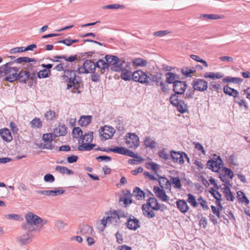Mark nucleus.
I'll use <instances>...</instances> for the list:
<instances>
[{
    "label": "nucleus",
    "mask_w": 250,
    "mask_h": 250,
    "mask_svg": "<svg viewBox=\"0 0 250 250\" xmlns=\"http://www.w3.org/2000/svg\"><path fill=\"white\" fill-rule=\"evenodd\" d=\"M13 62H9L0 67V74L6 76L4 81L13 83L19 81L21 83L23 71H19V68L12 66Z\"/></svg>",
    "instance_id": "obj_1"
},
{
    "label": "nucleus",
    "mask_w": 250,
    "mask_h": 250,
    "mask_svg": "<svg viewBox=\"0 0 250 250\" xmlns=\"http://www.w3.org/2000/svg\"><path fill=\"white\" fill-rule=\"evenodd\" d=\"M134 78L135 82L141 83H146L148 85H152L153 82H155L157 85H159L161 81H163L162 74L157 73L156 74H148L142 70L136 71L134 74Z\"/></svg>",
    "instance_id": "obj_2"
},
{
    "label": "nucleus",
    "mask_w": 250,
    "mask_h": 250,
    "mask_svg": "<svg viewBox=\"0 0 250 250\" xmlns=\"http://www.w3.org/2000/svg\"><path fill=\"white\" fill-rule=\"evenodd\" d=\"M25 218L27 224L22 226V228L28 230L29 231L36 230L33 228V226H37L41 224L42 226L47 223L46 220H44L39 216H37L33 212H29L25 216Z\"/></svg>",
    "instance_id": "obj_3"
},
{
    "label": "nucleus",
    "mask_w": 250,
    "mask_h": 250,
    "mask_svg": "<svg viewBox=\"0 0 250 250\" xmlns=\"http://www.w3.org/2000/svg\"><path fill=\"white\" fill-rule=\"evenodd\" d=\"M15 62L17 63H22L23 69L22 71H28L32 73H37L38 70L37 66L35 65L33 63L31 62H34L35 63L36 62V60L33 58H30L27 57H19L16 59Z\"/></svg>",
    "instance_id": "obj_4"
},
{
    "label": "nucleus",
    "mask_w": 250,
    "mask_h": 250,
    "mask_svg": "<svg viewBox=\"0 0 250 250\" xmlns=\"http://www.w3.org/2000/svg\"><path fill=\"white\" fill-rule=\"evenodd\" d=\"M62 80L68 83L67 84V89H70L72 87L74 89H78L79 82L76 79L75 71L72 69H66L64 70L63 75L62 76Z\"/></svg>",
    "instance_id": "obj_5"
},
{
    "label": "nucleus",
    "mask_w": 250,
    "mask_h": 250,
    "mask_svg": "<svg viewBox=\"0 0 250 250\" xmlns=\"http://www.w3.org/2000/svg\"><path fill=\"white\" fill-rule=\"evenodd\" d=\"M179 78L178 76L173 73V91L176 95L179 97H183L182 95L184 93L187 88V84L185 82L175 80Z\"/></svg>",
    "instance_id": "obj_6"
},
{
    "label": "nucleus",
    "mask_w": 250,
    "mask_h": 250,
    "mask_svg": "<svg viewBox=\"0 0 250 250\" xmlns=\"http://www.w3.org/2000/svg\"><path fill=\"white\" fill-rule=\"evenodd\" d=\"M104 59L107 63V68L111 66V69L113 71H118L121 70V64L125 60H120L118 57L111 55H106L104 56Z\"/></svg>",
    "instance_id": "obj_7"
},
{
    "label": "nucleus",
    "mask_w": 250,
    "mask_h": 250,
    "mask_svg": "<svg viewBox=\"0 0 250 250\" xmlns=\"http://www.w3.org/2000/svg\"><path fill=\"white\" fill-rule=\"evenodd\" d=\"M120 65L121 70H119L118 72H121V78L125 81H129L132 79L135 81L133 75L136 71L132 73L129 70L130 66L128 65V62L124 61Z\"/></svg>",
    "instance_id": "obj_8"
},
{
    "label": "nucleus",
    "mask_w": 250,
    "mask_h": 250,
    "mask_svg": "<svg viewBox=\"0 0 250 250\" xmlns=\"http://www.w3.org/2000/svg\"><path fill=\"white\" fill-rule=\"evenodd\" d=\"M223 164L220 157L216 154L213 155L212 158L208 161L207 167L214 172H218Z\"/></svg>",
    "instance_id": "obj_9"
},
{
    "label": "nucleus",
    "mask_w": 250,
    "mask_h": 250,
    "mask_svg": "<svg viewBox=\"0 0 250 250\" xmlns=\"http://www.w3.org/2000/svg\"><path fill=\"white\" fill-rule=\"evenodd\" d=\"M181 98L173 94V106L176 107L177 110L181 113H184L188 111V108L187 104Z\"/></svg>",
    "instance_id": "obj_10"
},
{
    "label": "nucleus",
    "mask_w": 250,
    "mask_h": 250,
    "mask_svg": "<svg viewBox=\"0 0 250 250\" xmlns=\"http://www.w3.org/2000/svg\"><path fill=\"white\" fill-rule=\"evenodd\" d=\"M193 88L196 91L203 92L207 90L208 86L207 81L201 79H195L191 83Z\"/></svg>",
    "instance_id": "obj_11"
},
{
    "label": "nucleus",
    "mask_w": 250,
    "mask_h": 250,
    "mask_svg": "<svg viewBox=\"0 0 250 250\" xmlns=\"http://www.w3.org/2000/svg\"><path fill=\"white\" fill-rule=\"evenodd\" d=\"M42 140L44 141L43 144H41L39 147L42 149H52L53 148V146L52 142L53 141V135L52 133L44 134L42 136Z\"/></svg>",
    "instance_id": "obj_12"
},
{
    "label": "nucleus",
    "mask_w": 250,
    "mask_h": 250,
    "mask_svg": "<svg viewBox=\"0 0 250 250\" xmlns=\"http://www.w3.org/2000/svg\"><path fill=\"white\" fill-rule=\"evenodd\" d=\"M105 215H107V220H108V224L112 225L114 226H118L121 223L119 218L116 210L109 211L106 212Z\"/></svg>",
    "instance_id": "obj_13"
},
{
    "label": "nucleus",
    "mask_w": 250,
    "mask_h": 250,
    "mask_svg": "<svg viewBox=\"0 0 250 250\" xmlns=\"http://www.w3.org/2000/svg\"><path fill=\"white\" fill-rule=\"evenodd\" d=\"M166 81L165 82L163 80V81H161L159 85L161 86V89L163 92L168 93L170 90V88L168 84L172 83V72H167L166 74Z\"/></svg>",
    "instance_id": "obj_14"
},
{
    "label": "nucleus",
    "mask_w": 250,
    "mask_h": 250,
    "mask_svg": "<svg viewBox=\"0 0 250 250\" xmlns=\"http://www.w3.org/2000/svg\"><path fill=\"white\" fill-rule=\"evenodd\" d=\"M101 130L104 132L103 134H101L102 140H106L110 139L115 133V130L112 127L104 126L101 127Z\"/></svg>",
    "instance_id": "obj_15"
},
{
    "label": "nucleus",
    "mask_w": 250,
    "mask_h": 250,
    "mask_svg": "<svg viewBox=\"0 0 250 250\" xmlns=\"http://www.w3.org/2000/svg\"><path fill=\"white\" fill-rule=\"evenodd\" d=\"M184 157L189 162V158L186 153L173 150V162L182 165L184 163Z\"/></svg>",
    "instance_id": "obj_16"
},
{
    "label": "nucleus",
    "mask_w": 250,
    "mask_h": 250,
    "mask_svg": "<svg viewBox=\"0 0 250 250\" xmlns=\"http://www.w3.org/2000/svg\"><path fill=\"white\" fill-rule=\"evenodd\" d=\"M37 74H36V73H31V72L29 73L28 71H23L21 83L26 84L27 80L29 79L31 80L32 83L36 84L37 83Z\"/></svg>",
    "instance_id": "obj_17"
},
{
    "label": "nucleus",
    "mask_w": 250,
    "mask_h": 250,
    "mask_svg": "<svg viewBox=\"0 0 250 250\" xmlns=\"http://www.w3.org/2000/svg\"><path fill=\"white\" fill-rule=\"evenodd\" d=\"M83 72L88 74L96 71V66L95 62L87 60L85 61L83 64Z\"/></svg>",
    "instance_id": "obj_18"
},
{
    "label": "nucleus",
    "mask_w": 250,
    "mask_h": 250,
    "mask_svg": "<svg viewBox=\"0 0 250 250\" xmlns=\"http://www.w3.org/2000/svg\"><path fill=\"white\" fill-rule=\"evenodd\" d=\"M125 224L128 229L134 230L140 226L139 220L136 218L133 219L128 218Z\"/></svg>",
    "instance_id": "obj_19"
},
{
    "label": "nucleus",
    "mask_w": 250,
    "mask_h": 250,
    "mask_svg": "<svg viewBox=\"0 0 250 250\" xmlns=\"http://www.w3.org/2000/svg\"><path fill=\"white\" fill-rule=\"evenodd\" d=\"M32 235L30 233L26 232L20 236L17 239V241L22 245H27L32 241Z\"/></svg>",
    "instance_id": "obj_20"
},
{
    "label": "nucleus",
    "mask_w": 250,
    "mask_h": 250,
    "mask_svg": "<svg viewBox=\"0 0 250 250\" xmlns=\"http://www.w3.org/2000/svg\"><path fill=\"white\" fill-rule=\"evenodd\" d=\"M0 135L3 140L7 143L10 142L13 139L10 130L7 128H4L0 130Z\"/></svg>",
    "instance_id": "obj_21"
},
{
    "label": "nucleus",
    "mask_w": 250,
    "mask_h": 250,
    "mask_svg": "<svg viewBox=\"0 0 250 250\" xmlns=\"http://www.w3.org/2000/svg\"><path fill=\"white\" fill-rule=\"evenodd\" d=\"M153 191L156 195L163 201H166L168 199V196L166 195L164 189H161L159 187L155 186L153 188Z\"/></svg>",
    "instance_id": "obj_22"
},
{
    "label": "nucleus",
    "mask_w": 250,
    "mask_h": 250,
    "mask_svg": "<svg viewBox=\"0 0 250 250\" xmlns=\"http://www.w3.org/2000/svg\"><path fill=\"white\" fill-rule=\"evenodd\" d=\"M147 207L151 208L153 210H158L161 206L158 204L157 199L154 197H150L147 200Z\"/></svg>",
    "instance_id": "obj_23"
},
{
    "label": "nucleus",
    "mask_w": 250,
    "mask_h": 250,
    "mask_svg": "<svg viewBox=\"0 0 250 250\" xmlns=\"http://www.w3.org/2000/svg\"><path fill=\"white\" fill-rule=\"evenodd\" d=\"M95 64L96 68L98 69V70L100 72V74H104L105 69H108L106 61L103 60H99Z\"/></svg>",
    "instance_id": "obj_24"
},
{
    "label": "nucleus",
    "mask_w": 250,
    "mask_h": 250,
    "mask_svg": "<svg viewBox=\"0 0 250 250\" xmlns=\"http://www.w3.org/2000/svg\"><path fill=\"white\" fill-rule=\"evenodd\" d=\"M55 136H64L67 133V127L64 125H59L53 132Z\"/></svg>",
    "instance_id": "obj_25"
},
{
    "label": "nucleus",
    "mask_w": 250,
    "mask_h": 250,
    "mask_svg": "<svg viewBox=\"0 0 250 250\" xmlns=\"http://www.w3.org/2000/svg\"><path fill=\"white\" fill-rule=\"evenodd\" d=\"M144 142L146 147L151 149L155 148L157 145V143L155 140L150 136L146 137L145 139Z\"/></svg>",
    "instance_id": "obj_26"
},
{
    "label": "nucleus",
    "mask_w": 250,
    "mask_h": 250,
    "mask_svg": "<svg viewBox=\"0 0 250 250\" xmlns=\"http://www.w3.org/2000/svg\"><path fill=\"white\" fill-rule=\"evenodd\" d=\"M176 204L178 208L182 213H186L189 209L187 202L184 200H179L177 201Z\"/></svg>",
    "instance_id": "obj_27"
},
{
    "label": "nucleus",
    "mask_w": 250,
    "mask_h": 250,
    "mask_svg": "<svg viewBox=\"0 0 250 250\" xmlns=\"http://www.w3.org/2000/svg\"><path fill=\"white\" fill-rule=\"evenodd\" d=\"M158 182L160 186L162 188H168V186H170V183H172V177L169 180H168L166 178L164 177H160L158 179Z\"/></svg>",
    "instance_id": "obj_28"
},
{
    "label": "nucleus",
    "mask_w": 250,
    "mask_h": 250,
    "mask_svg": "<svg viewBox=\"0 0 250 250\" xmlns=\"http://www.w3.org/2000/svg\"><path fill=\"white\" fill-rule=\"evenodd\" d=\"M145 193L139 188L136 187L134 188L131 196H135L137 200H142L145 197Z\"/></svg>",
    "instance_id": "obj_29"
},
{
    "label": "nucleus",
    "mask_w": 250,
    "mask_h": 250,
    "mask_svg": "<svg viewBox=\"0 0 250 250\" xmlns=\"http://www.w3.org/2000/svg\"><path fill=\"white\" fill-rule=\"evenodd\" d=\"M91 116L89 115L83 116L79 120L78 123L82 126H86L91 123Z\"/></svg>",
    "instance_id": "obj_30"
},
{
    "label": "nucleus",
    "mask_w": 250,
    "mask_h": 250,
    "mask_svg": "<svg viewBox=\"0 0 250 250\" xmlns=\"http://www.w3.org/2000/svg\"><path fill=\"white\" fill-rule=\"evenodd\" d=\"M223 77V75L219 72L214 73L208 72L204 74V77L205 78H209L213 80L219 79Z\"/></svg>",
    "instance_id": "obj_31"
},
{
    "label": "nucleus",
    "mask_w": 250,
    "mask_h": 250,
    "mask_svg": "<svg viewBox=\"0 0 250 250\" xmlns=\"http://www.w3.org/2000/svg\"><path fill=\"white\" fill-rule=\"evenodd\" d=\"M55 170L59 171L62 174H66L67 175L73 174L74 172L73 170L68 169L67 167L62 166H57L55 167Z\"/></svg>",
    "instance_id": "obj_32"
},
{
    "label": "nucleus",
    "mask_w": 250,
    "mask_h": 250,
    "mask_svg": "<svg viewBox=\"0 0 250 250\" xmlns=\"http://www.w3.org/2000/svg\"><path fill=\"white\" fill-rule=\"evenodd\" d=\"M149 207L147 205L144 204L142 206V209L143 211V214L145 216L151 218L155 217V213L152 210H149Z\"/></svg>",
    "instance_id": "obj_33"
},
{
    "label": "nucleus",
    "mask_w": 250,
    "mask_h": 250,
    "mask_svg": "<svg viewBox=\"0 0 250 250\" xmlns=\"http://www.w3.org/2000/svg\"><path fill=\"white\" fill-rule=\"evenodd\" d=\"M224 92L229 96H232L234 97H236L238 94V92L237 90L231 88L228 86H225L224 87Z\"/></svg>",
    "instance_id": "obj_34"
},
{
    "label": "nucleus",
    "mask_w": 250,
    "mask_h": 250,
    "mask_svg": "<svg viewBox=\"0 0 250 250\" xmlns=\"http://www.w3.org/2000/svg\"><path fill=\"white\" fill-rule=\"evenodd\" d=\"M92 230L93 229L92 227L88 225H86L83 226L81 228V232L83 235L87 236L91 235Z\"/></svg>",
    "instance_id": "obj_35"
},
{
    "label": "nucleus",
    "mask_w": 250,
    "mask_h": 250,
    "mask_svg": "<svg viewBox=\"0 0 250 250\" xmlns=\"http://www.w3.org/2000/svg\"><path fill=\"white\" fill-rule=\"evenodd\" d=\"M243 81V80L240 78L232 77L228 76L223 79L224 83H239Z\"/></svg>",
    "instance_id": "obj_36"
},
{
    "label": "nucleus",
    "mask_w": 250,
    "mask_h": 250,
    "mask_svg": "<svg viewBox=\"0 0 250 250\" xmlns=\"http://www.w3.org/2000/svg\"><path fill=\"white\" fill-rule=\"evenodd\" d=\"M181 72L186 77H191V74L196 72V69L194 67H186L182 69Z\"/></svg>",
    "instance_id": "obj_37"
},
{
    "label": "nucleus",
    "mask_w": 250,
    "mask_h": 250,
    "mask_svg": "<svg viewBox=\"0 0 250 250\" xmlns=\"http://www.w3.org/2000/svg\"><path fill=\"white\" fill-rule=\"evenodd\" d=\"M124 155L136 158L138 160L139 162L143 161V159L142 157L138 156L137 154H135L132 151L128 149L125 148Z\"/></svg>",
    "instance_id": "obj_38"
},
{
    "label": "nucleus",
    "mask_w": 250,
    "mask_h": 250,
    "mask_svg": "<svg viewBox=\"0 0 250 250\" xmlns=\"http://www.w3.org/2000/svg\"><path fill=\"white\" fill-rule=\"evenodd\" d=\"M128 137L132 141L133 145L135 147H138L139 146V139L138 136L135 133H129L127 134Z\"/></svg>",
    "instance_id": "obj_39"
},
{
    "label": "nucleus",
    "mask_w": 250,
    "mask_h": 250,
    "mask_svg": "<svg viewBox=\"0 0 250 250\" xmlns=\"http://www.w3.org/2000/svg\"><path fill=\"white\" fill-rule=\"evenodd\" d=\"M50 75L51 71L46 69L40 70L37 73V77L40 79L48 78Z\"/></svg>",
    "instance_id": "obj_40"
},
{
    "label": "nucleus",
    "mask_w": 250,
    "mask_h": 250,
    "mask_svg": "<svg viewBox=\"0 0 250 250\" xmlns=\"http://www.w3.org/2000/svg\"><path fill=\"white\" fill-rule=\"evenodd\" d=\"M33 128H40L42 126V122L40 118H35L30 123Z\"/></svg>",
    "instance_id": "obj_41"
},
{
    "label": "nucleus",
    "mask_w": 250,
    "mask_h": 250,
    "mask_svg": "<svg viewBox=\"0 0 250 250\" xmlns=\"http://www.w3.org/2000/svg\"><path fill=\"white\" fill-rule=\"evenodd\" d=\"M201 17L209 20L222 19L224 18L223 15H219L217 14H203Z\"/></svg>",
    "instance_id": "obj_42"
},
{
    "label": "nucleus",
    "mask_w": 250,
    "mask_h": 250,
    "mask_svg": "<svg viewBox=\"0 0 250 250\" xmlns=\"http://www.w3.org/2000/svg\"><path fill=\"white\" fill-rule=\"evenodd\" d=\"M57 59H64L66 61L69 62H73L75 61V60H78V57L77 55H74V56H70L69 57H67L66 55H59L56 56L55 57Z\"/></svg>",
    "instance_id": "obj_43"
},
{
    "label": "nucleus",
    "mask_w": 250,
    "mask_h": 250,
    "mask_svg": "<svg viewBox=\"0 0 250 250\" xmlns=\"http://www.w3.org/2000/svg\"><path fill=\"white\" fill-rule=\"evenodd\" d=\"M65 190L62 188H55L54 190H49V196H56L64 193Z\"/></svg>",
    "instance_id": "obj_44"
},
{
    "label": "nucleus",
    "mask_w": 250,
    "mask_h": 250,
    "mask_svg": "<svg viewBox=\"0 0 250 250\" xmlns=\"http://www.w3.org/2000/svg\"><path fill=\"white\" fill-rule=\"evenodd\" d=\"M72 133L73 137L76 139H78L83 136V131L79 127H75L74 128Z\"/></svg>",
    "instance_id": "obj_45"
},
{
    "label": "nucleus",
    "mask_w": 250,
    "mask_h": 250,
    "mask_svg": "<svg viewBox=\"0 0 250 250\" xmlns=\"http://www.w3.org/2000/svg\"><path fill=\"white\" fill-rule=\"evenodd\" d=\"M125 148L123 146H116L114 148H108V150L114 153L124 155Z\"/></svg>",
    "instance_id": "obj_46"
},
{
    "label": "nucleus",
    "mask_w": 250,
    "mask_h": 250,
    "mask_svg": "<svg viewBox=\"0 0 250 250\" xmlns=\"http://www.w3.org/2000/svg\"><path fill=\"white\" fill-rule=\"evenodd\" d=\"M132 62L134 65L140 66H145L147 64L146 61L142 58L136 59L132 61Z\"/></svg>",
    "instance_id": "obj_47"
},
{
    "label": "nucleus",
    "mask_w": 250,
    "mask_h": 250,
    "mask_svg": "<svg viewBox=\"0 0 250 250\" xmlns=\"http://www.w3.org/2000/svg\"><path fill=\"white\" fill-rule=\"evenodd\" d=\"M188 198L187 201L189 204H190L191 205H192L193 207L196 208V207H198V204L197 203L194 196L190 193H189L188 195Z\"/></svg>",
    "instance_id": "obj_48"
},
{
    "label": "nucleus",
    "mask_w": 250,
    "mask_h": 250,
    "mask_svg": "<svg viewBox=\"0 0 250 250\" xmlns=\"http://www.w3.org/2000/svg\"><path fill=\"white\" fill-rule=\"evenodd\" d=\"M125 8V5L119 4L117 3L107 5H105L103 7V9H124Z\"/></svg>",
    "instance_id": "obj_49"
},
{
    "label": "nucleus",
    "mask_w": 250,
    "mask_h": 250,
    "mask_svg": "<svg viewBox=\"0 0 250 250\" xmlns=\"http://www.w3.org/2000/svg\"><path fill=\"white\" fill-rule=\"evenodd\" d=\"M91 73H92L91 78L92 82H98L100 81V75L102 74H100V72L98 70L97 72L93 71L92 72H91Z\"/></svg>",
    "instance_id": "obj_50"
},
{
    "label": "nucleus",
    "mask_w": 250,
    "mask_h": 250,
    "mask_svg": "<svg viewBox=\"0 0 250 250\" xmlns=\"http://www.w3.org/2000/svg\"><path fill=\"white\" fill-rule=\"evenodd\" d=\"M82 142H84L91 143L93 141V132L85 133L82 138Z\"/></svg>",
    "instance_id": "obj_51"
},
{
    "label": "nucleus",
    "mask_w": 250,
    "mask_h": 250,
    "mask_svg": "<svg viewBox=\"0 0 250 250\" xmlns=\"http://www.w3.org/2000/svg\"><path fill=\"white\" fill-rule=\"evenodd\" d=\"M55 226L59 230H61L67 226V224L63 221L59 220L56 221Z\"/></svg>",
    "instance_id": "obj_52"
},
{
    "label": "nucleus",
    "mask_w": 250,
    "mask_h": 250,
    "mask_svg": "<svg viewBox=\"0 0 250 250\" xmlns=\"http://www.w3.org/2000/svg\"><path fill=\"white\" fill-rule=\"evenodd\" d=\"M119 202L120 203L121 202H123V204L125 205V207H126L127 205L132 203V200L127 197L122 196L119 198Z\"/></svg>",
    "instance_id": "obj_53"
},
{
    "label": "nucleus",
    "mask_w": 250,
    "mask_h": 250,
    "mask_svg": "<svg viewBox=\"0 0 250 250\" xmlns=\"http://www.w3.org/2000/svg\"><path fill=\"white\" fill-rule=\"evenodd\" d=\"M211 189L213 190V192H212L211 191H210V193L214 197V198L217 200V201H221V194L218 191L215 190H214L213 188H211Z\"/></svg>",
    "instance_id": "obj_54"
},
{
    "label": "nucleus",
    "mask_w": 250,
    "mask_h": 250,
    "mask_svg": "<svg viewBox=\"0 0 250 250\" xmlns=\"http://www.w3.org/2000/svg\"><path fill=\"white\" fill-rule=\"evenodd\" d=\"M198 201L199 202V204L202 207L203 209L207 210L209 208L207 202L206 201L204 200L202 197H200L198 199Z\"/></svg>",
    "instance_id": "obj_55"
},
{
    "label": "nucleus",
    "mask_w": 250,
    "mask_h": 250,
    "mask_svg": "<svg viewBox=\"0 0 250 250\" xmlns=\"http://www.w3.org/2000/svg\"><path fill=\"white\" fill-rule=\"evenodd\" d=\"M43 179L44 181L46 182L52 183L55 181L54 176L52 174L49 173L45 175Z\"/></svg>",
    "instance_id": "obj_56"
},
{
    "label": "nucleus",
    "mask_w": 250,
    "mask_h": 250,
    "mask_svg": "<svg viewBox=\"0 0 250 250\" xmlns=\"http://www.w3.org/2000/svg\"><path fill=\"white\" fill-rule=\"evenodd\" d=\"M55 116V112L54 111L49 110L45 114V117L47 120H52Z\"/></svg>",
    "instance_id": "obj_57"
},
{
    "label": "nucleus",
    "mask_w": 250,
    "mask_h": 250,
    "mask_svg": "<svg viewBox=\"0 0 250 250\" xmlns=\"http://www.w3.org/2000/svg\"><path fill=\"white\" fill-rule=\"evenodd\" d=\"M173 185H174V188L178 189H180L182 187L181 181L177 177H173Z\"/></svg>",
    "instance_id": "obj_58"
},
{
    "label": "nucleus",
    "mask_w": 250,
    "mask_h": 250,
    "mask_svg": "<svg viewBox=\"0 0 250 250\" xmlns=\"http://www.w3.org/2000/svg\"><path fill=\"white\" fill-rule=\"evenodd\" d=\"M209 88L211 90H221V86L219 83H217L215 82H212L210 83Z\"/></svg>",
    "instance_id": "obj_59"
},
{
    "label": "nucleus",
    "mask_w": 250,
    "mask_h": 250,
    "mask_svg": "<svg viewBox=\"0 0 250 250\" xmlns=\"http://www.w3.org/2000/svg\"><path fill=\"white\" fill-rule=\"evenodd\" d=\"M169 33H170V32L167 30L159 31L154 32L153 36L155 37H162Z\"/></svg>",
    "instance_id": "obj_60"
},
{
    "label": "nucleus",
    "mask_w": 250,
    "mask_h": 250,
    "mask_svg": "<svg viewBox=\"0 0 250 250\" xmlns=\"http://www.w3.org/2000/svg\"><path fill=\"white\" fill-rule=\"evenodd\" d=\"M23 48V47H15L14 48H12L11 49H10V53L11 54H15L17 53L23 52H24Z\"/></svg>",
    "instance_id": "obj_61"
},
{
    "label": "nucleus",
    "mask_w": 250,
    "mask_h": 250,
    "mask_svg": "<svg viewBox=\"0 0 250 250\" xmlns=\"http://www.w3.org/2000/svg\"><path fill=\"white\" fill-rule=\"evenodd\" d=\"M5 217L9 219L19 220L20 217L19 215L15 214H9L5 215Z\"/></svg>",
    "instance_id": "obj_62"
},
{
    "label": "nucleus",
    "mask_w": 250,
    "mask_h": 250,
    "mask_svg": "<svg viewBox=\"0 0 250 250\" xmlns=\"http://www.w3.org/2000/svg\"><path fill=\"white\" fill-rule=\"evenodd\" d=\"M195 91V90H194V89H188L186 93V98H189V99L193 98Z\"/></svg>",
    "instance_id": "obj_63"
},
{
    "label": "nucleus",
    "mask_w": 250,
    "mask_h": 250,
    "mask_svg": "<svg viewBox=\"0 0 250 250\" xmlns=\"http://www.w3.org/2000/svg\"><path fill=\"white\" fill-rule=\"evenodd\" d=\"M78 159V157L76 155H72L67 157V162L69 163H73L76 162Z\"/></svg>",
    "instance_id": "obj_64"
}]
</instances>
